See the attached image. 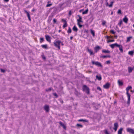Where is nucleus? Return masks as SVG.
<instances>
[{
	"instance_id": "1",
	"label": "nucleus",
	"mask_w": 134,
	"mask_h": 134,
	"mask_svg": "<svg viewBox=\"0 0 134 134\" xmlns=\"http://www.w3.org/2000/svg\"><path fill=\"white\" fill-rule=\"evenodd\" d=\"M61 43V41L59 40H58L57 41L54 42L53 43V45L56 47L58 48L59 49H60V44Z\"/></svg>"
},
{
	"instance_id": "2",
	"label": "nucleus",
	"mask_w": 134,
	"mask_h": 134,
	"mask_svg": "<svg viewBox=\"0 0 134 134\" xmlns=\"http://www.w3.org/2000/svg\"><path fill=\"white\" fill-rule=\"evenodd\" d=\"M82 89L83 91H85L87 94H89L90 93V89L86 85H83L82 86Z\"/></svg>"
},
{
	"instance_id": "3",
	"label": "nucleus",
	"mask_w": 134,
	"mask_h": 134,
	"mask_svg": "<svg viewBox=\"0 0 134 134\" xmlns=\"http://www.w3.org/2000/svg\"><path fill=\"white\" fill-rule=\"evenodd\" d=\"M92 64L95 65L98 67H100L102 68L103 67V66L102 65L101 63L98 61L96 62L94 61H92Z\"/></svg>"
},
{
	"instance_id": "4",
	"label": "nucleus",
	"mask_w": 134,
	"mask_h": 134,
	"mask_svg": "<svg viewBox=\"0 0 134 134\" xmlns=\"http://www.w3.org/2000/svg\"><path fill=\"white\" fill-rule=\"evenodd\" d=\"M126 94L128 98V99L127 102V104L128 105V106H129V105L130 104L131 95L129 93Z\"/></svg>"
},
{
	"instance_id": "5",
	"label": "nucleus",
	"mask_w": 134,
	"mask_h": 134,
	"mask_svg": "<svg viewBox=\"0 0 134 134\" xmlns=\"http://www.w3.org/2000/svg\"><path fill=\"white\" fill-rule=\"evenodd\" d=\"M127 131L130 133L134 134V130L130 128H128L127 129Z\"/></svg>"
},
{
	"instance_id": "6",
	"label": "nucleus",
	"mask_w": 134,
	"mask_h": 134,
	"mask_svg": "<svg viewBox=\"0 0 134 134\" xmlns=\"http://www.w3.org/2000/svg\"><path fill=\"white\" fill-rule=\"evenodd\" d=\"M44 109L46 112H48L49 111V108L48 105H45L44 106Z\"/></svg>"
},
{
	"instance_id": "7",
	"label": "nucleus",
	"mask_w": 134,
	"mask_h": 134,
	"mask_svg": "<svg viewBox=\"0 0 134 134\" xmlns=\"http://www.w3.org/2000/svg\"><path fill=\"white\" fill-rule=\"evenodd\" d=\"M24 11L25 13L27 14V16L28 17L29 20L30 21H31V19L30 15L29 14V12H28L27 10H24Z\"/></svg>"
},
{
	"instance_id": "8",
	"label": "nucleus",
	"mask_w": 134,
	"mask_h": 134,
	"mask_svg": "<svg viewBox=\"0 0 134 134\" xmlns=\"http://www.w3.org/2000/svg\"><path fill=\"white\" fill-rule=\"evenodd\" d=\"M45 36L46 40L49 43H51V37L48 35H45Z\"/></svg>"
},
{
	"instance_id": "9",
	"label": "nucleus",
	"mask_w": 134,
	"mask_h": 134,
	"mask_svg": "<svg viewBox=\"0 0 134 134\" xmlns=\"http://www.w3.org/2000/svg\"><path fill=\"white\" fill-rule=\"evenodd\" d=\"M110 86V83H109L107 82L103 86V87L104 88L107 89H108L109 88Z\"/></svg>"
},
{
	"instance_id": "10",
	"label": "nucleus",
	"mask_w": 134,
	"mask_h": 134,
	"mask_svg": "<svg viewBox=\"0 0 134 134\" xmlns=\"http://www.w3.org/2000/svg\"><path fill=\"white\" fill-rule=\"evenodd\" d=\"M119 46V44L116 43L109 45V46L112 49H114L115 47H118Z\"/></svg>"
},
{
	"instance_id": "11",
	"label": "nucleus",
	"mask_w": 134,
	"mask_h": 134,
	"mask_svg": "<svg viewBox=\"0 0 134 134\" xmlns=\"http://www.w3.org/2000/svg\"><path fill=\"white\" fill-rule=\"evenodd\" d=\"M101 48L99 46H97L95 47L94 48V50L96 53Z\"/></svg>"
},
{
	"instance_id": "12",
	"label": "nucleus",
	"mask_w": 134,
	"mask_h": 134,
	"mask_svg": "<svg viewBox=\"0 0 134 134\" xmlns=\"http://www.w3.org/2000/svg\"><path fill=\"white\" fill-rule=\"evenodd\" d=\"M114 127L113 128V129L115 131H116L118 127V125L117 122H115L114 124Z\"/></svg>"
},
{
	"instance_id": "13",
	"label": "nucleus",
	"mask_w": 134,
	"mask_h": 134,
	"mask_svg": "<svg viewBox=\"0 0 134 134\" xmlns=\"http://www.w3.org/2000/svg\"><path fill=\"white\" fill-rule=\"evenodd\" d=\"M77 16L79 17V19L77 20V23H83V21H82V17L79 15H78Z\"/></svg>"
},
{
	"instance_id": "14",
	"label": "nucleus",
	"mask_w": 134,
	"mask_h": 134,
	"mask_svg": "<svg viewBox=\"0 0 134 134\" xmlns=\"http://www.w3.org/2000/svg\"><path fill=\"white\" fill-rule=\"evenodd\" d=\"M87 52L90 54L91 55H94V53L91 49H90L88 48H87Z\"/></svg>"
},
{
	"instance_id": "15",
	"label": "nucleus",
	"mask_w": 134,
	"mask_h": 134,
	"mask_svg": "<svg viewBox=\"0 0 134 134\" xmlns=\"http://www.w3.org/2000/svg\"><path fill=\"white\" fill-rule=\"evenodd\" d=\"M99 104H96V105L93 106L94 109L95 110H97L98 109V106H99Z\"/></svg>"
},
{
	"instance_id": "16",
	"label": "nucleus",
	"mask_w": 134,
	"mask_h": 134,
	"mask_svg": "<svg viewBox=\"0 0 134 134\" xmlns=\"http://www.w3.org/2000/svg\"><path fill=\"white\" fill-rule=\"evenodd\" d=\"M119 46L117 47L119 48V50H120L121 53H123V49L122 46L121 44H119Z\"/></svg>"
},
{
	"instance_id": "17",
	"label": "nucleus",
	"mask_w": 134,
	"mask_h": 134,
	"mask_svg": "<svg viewBox=\"0 0 134 134\" xmlns=\"http://www.w3.org/2000/svg\"><path fill=\"white\" fill-rule=\"evenodd\" d=\"M118 83L119 86H122L123 85V82L121 81H120L119 80L118 81Z\"/></svg>"
},
{
	"instance_id": "18",
	"label": "nucleus",
	"mask_w": 134,
	"mask_h": 134,
	"mask_svg": "<svg viewBox=\"0 0 134 134\" xmlns=\"http://www.w3.org/2000/svg\"><path fill=\"white\" fill-rule=\"evenodd\" d=\"M91 34L94 37L95 36V32L94 30L92 29L90 30Z\"/></svg>"
},
{
	"instance_id": "19",
	"label": "nucleus",
	"mask_w": 134,
	"mask_h": 134,
	"mask_svg": "<svg viewBox=\"0 0 134 134\" xmlns=\"http://www.w3.org/2000/svg\"><path fill=\"white\" fill-rule=\"evenodd\" d=\"M123 21L125 23H127L128 20V18L125 16L124 18L123 19Z\"/></svg>"
},
{
	"instance_id": "20",
	"label": "nucleus",
	"mask_w": 134,
	"mask_h": 134,
	"mask_svg": "<svg viewBox=\"0 0 134 134\" xmlns=\"http://www.w3.org/2000/svg\"><path fill=\"white\" fill-rule=\"evenodd\" d=\"M60 125L62 126L64 130H66V127L65 125L62 122H60Z\"/></svg>"
},
{
	"instance_id": "21",
	"label": "nucleus",
	"mask_w": 134,
	"mask_h": 134,
	"mask_svg": "<svg viewBox=\"0 0 134 134\" xmlns=\"http://www.w3.org/2000/svg\"><path fill=\"white\" fill-rule=\"evenodd\" d=\"M123 130V128H121L118 131V134H122V131Z\"/></svg>"
},
{
	"instance_id": "22",
	"label": "nucleus",
	"mask_w": 134,
	"mask_h": 134,
	"mask_svg": "<svg viewBox=\"0 0 134 134\" xmlns=\"http://www.w3.org/2000/svg\"><path fill=\"white\" fill-rule=\"evenodd\" d=\"M44 49H48V45L47 44L42 45L41 46Z\"/></svg>"
},
{
	"instance_id": "23",
	"label": "nucleus",
	"mask_w": 134,
	"mask_h": 134,
	"mask_svg": "<svg viewBox=\"0 0 134 134\" xmlns=\"http://www.w3.org/2000/svg\"><path fill=\"white\" fill-rule=\"evenodd\" d=\"M96 79H97L99 81H100L102 79V77L100 75L99 76H98L97 75L96 76Z\"/></svg>"
},
{
	"instance_id": "24",
	"label": "nucleus",
	"mask_w": 134,
	"mask_h": 134,
	"mask_svg": "<svg viewBox=\"0 0 134 134\" xmlns=\"http://www.w3.org/2000/svg\"><path fill=\"white\" fill-rule=\"evenodd\" d=\"M72 29L73 31L75 32H77L78 31V29L75 25L72 28Z\"/></svg>"
},
{
	"instance_id": "25",
	"label": "nucleus",
	"mask_w": 134,
	"mask_h": 134,
	"mask_svg": "<svg viewBox=\"0 0 134 134\" xmlns=\"http://www.w3.org/2000/svg\"><path fill=\"white\" fill-rule=\"evenodd\" d=\"M78 121L79 122H88V120H87L86 119H80L78 120Z\"/></svg>"
},
{
	"instance_id": "26",
	"label": "nucleus",
	"mask_w": 134,
	"mask_h": 134,
	"mask_svg": "<svg viewBox=\"0 0 134 134\" xmlns=\"http://www.w3.org/2000/svg\"><path fill=\"white\" fill-rule=\"evenodd\" d=\"M74 94L77 96H79L80 94V93L78 92L76 90H75Z\"/></svg>"
},
{
	"instance_id": "27",
	"label": "nucleus",
	"mask_w": 134,
	"mask_h": 134,
	"mask_svg": "<svg viewBox=\"0 0 134 134\" xmlns=\"http://www.w3.org/2000/svg\"><path fill=\"white\" fill-rule=\"evenodd\" d=\"M134 53V51H129L128 52V54L131 55V56H133V55Z\"/></svg>"
},
{
	"instance_id": "28",
	"label": "nucleus",
	"mask_w": 134,
	"mask_h": 134,
	"mask_svg": "<svg viewBox=\"0 0 134 134\" xmlns=\"http://www.w3.org/2000/svg\"><path fill=\"white\" fill-rule=\"evenodd\" d=\"M102 52L105 53H110V51L108 50L105 49H103L102 50Z\"/></svg>"
},
{
	"instance_id": "29",
	"label": "nucleus",
	"mask_w": 134,
	"mask_h": 134,
	"mask_svg": "<svg viewBox=\"0 0 134 134\" xmlns=\"http://www.w3.org/2000/svg\"><path fill=\"white\" fill-rule=\"evenodd\" d=\"M133 69L132 68L129 67L128 68V71L129 73L131 72L132 71Z\"/></svg>"
},
{
	"instance_id": "30",
	"label": "nucleus",
	"mask_w": 134,
	"mask_h": 134,
	"mask_svg": "<svg viewBox=\"0 0 134 134\" xmlns=\"http://www.w3.org/2000/svg\"><path fill=\"white\" fill-rule=\"evenodd\" d=\"M132 38V36H130L127 37V38L126 42H129L130 41L131 39Z\"/></svg>"
},
{
	"instance_id": "31",
	"label": "nucleus",
	"mask_w": 134,
	"mask_h": 134,
	"mask_svg": "<svg viewBox=\"0 0 134 134\" xmlns=\"http://www.w3.org/2000/svg\"><path fill=\"white\" fill-rule=\"evenodd\" d=\"M68 26V24L67 22H64V25L63 26V29L65 28V27H67Z\"/></svg>"
},
{
	"instance_id": "32",
	"label": "nucleus",
	"mask_w": 134,
	"mask_h": 134,
	"mask_svg": "<svg viewBox=\"0 0 134 134\" xmlns=\"http://www.w3.org/2000/svg\"><path fill=\"white\" fill-rule=\"evenodd\" d=\"M50 3L49 1H48L47 2V5L46 6V7H50L52 5V3Z\"/></svg>"
},
{
	"instance_id": "33",
	"label": "nucleus",
	"mask_w": 134,
	"mask_h": 134,
	"mask_svg": "<svg viewBox=\"0 0 134 134\" xmlns=\"http://www.w3.org/2000/svg\"><path fill=\"white\" fill-rule=\"evenodd\" d=\"M53 95L55 97V98H57L58 97V95L57 94V93L55 92V93H53Z\"/></svg>"
},
{
	"instance_id": "34",
	"label": "nucleus",
	"mask_w": 134,
	"mask_h": 134,
	"mask_svg": "<svg viewBox=\"0 0 134 134\" xmlns=\"http://www.w3.org/2000/svg\"><path fill=\"white\" fill-rule=\"evenodd\" d=\"M52 90H53V88L52 87H51L47 89L46 90V91L47 92H50Z\"/></svg>"
},
{
	"instance_id": "35",
	"label": "nucleus",
	"mask_w": 134,
	"mask_h": 134,
	"mask_svg": "<svg viewBox=\"0 0 134 134\" xmlns=\"http://www.w3.org/2000/svg\"><path fill=\"white\" fill-rule=\"evenodd\" d=\"M88 10V9L85 10V11L83 12L82 13V14H86L87 13Z\"/></svg>"
},
{
	"instance_id": "36",
	"label": "nucleus",
	"mask_w": 134,
	"mask_h": 134,
	"mask_svg": "<svg viewBox=\"0 0 134 134\" xmlns=\"http://www.w3.org/2000/svg\"><path fill=\"white\" fill-rule=\"evenodd\" d=\"M72 30L70 27H68V29L67 30V32L69 33H71Z\"/></svg>"
},
{
	"instance_id": "37",
	"label": "nucleus",
	"mask_w": 134,
	"mask_h": 134,
	"mask_svg": "<svg viewBox=\"0 0 134 134\" xmlns=\"http://www.w3.org/2000/svg\"><path fill=\"white\" fill-rule=\"evenodd\" d=\"M100 58H105L107 57V55H101L100 57Z\"/></svg>"
},
{
	"instance_id": "38",
	"label": "nucleus",
	"mask_w": 134,
	"mask_h": 134,
	"mask_svg": "<svg viewBox=\"0 0 134 134\" xmlns=\"http://www.w3.org/2000/svg\"><path fill=\"white\" fill-rule=\"evenodd\" d=\"M114 2V1H111L110 2V4L109 5V7H112L113 5V4Z\"/></svg>"
},
{
	"instance_id": "39",
	"label": "nucleus",
	"mask_w": 134,
	"mask_h": 134,
	"mask_svg": "<svg viewBox=\"0 0 134 134\" xmlns=\"http://www.w3.org/2000/svg\"><path fill=\"white\" fill-rule=\"evenodd\" d=\"M76 126L78 127L82 128L83 127V125L81 124H77Z\"/></svg>"
},
{
	"instance_id": "40",
	"label": "nucleus",
	"mask_w": 134,
	"mask_h": 134,
	"mask_svg": "<svg viewBox=\"0 0 134 134\" xmlns=\"http://www.w3.org/2000/svg\"><path fill=\"white\" fill-rule=\"evenodd\" d=\"M41 57L44 60H46V57L43 54L41 55Z\"/></svg>"
},
{
	"instance_id": "41",
	"label": "nucleus",
	"mask_w": 134,
	"mask_h": 134,
	"mask_svg": "<svg viewBox=\"0 0 134 134\" xmlns=\"http://www.w3.org/2000/svg\"><path fill=\"white\" fill-rule=\"evenodd\" d=\"M40 42L42 43L44 41V38H40Z\"/></svg>"
},
{
	"instance_id": "42",
	"label": "nucleus",
	"mask_w": 134,
	"mask_h": 134,
	"mask_svg": "<svg viewBox=\"0 0 134 134\" xmlns=\"http://www.w3.org/2000/svg\"><path fill=\"white\" fill-rule=\"evenodd\" d=\"M0 70L1 72L3 73H4L5 71V70L4 69H3L1 68Z\"/></svg>"
},
{
	"instance_id": "43",
	"label": "nucleus",
	"mask_w": 134,
	"mask_h": 134,
	"mask_svg": "<svg viewBox=\"0 0 134 134\" xmlns=\"http://www.w3.org/2000/svg\"><path fill=\"white\" fill-rule=\"evenodd\" d=\"M110 60H109L108 61H106L105 63L107 64H109L110 63Z\"/></svg>"
},
{
	"instance_id": "44",
	"label": "nucleus",
	"mask_w": 134,
	"mask_h": 134,
	"mask_svg": "<svg viewBox=\"0 0 134 134\" xmlns=\"http://www.w3.org/2000/svg\"><path fill=\"white\" fill-rule=\"evenodd\" d=\"M77 24L79 26V27L80 28H81L83 26L82 25L80 24V23H77Z\"/></svg>"
},
{
	"instance_id": "45",
	"label": "nucleus",
	"mask_w": 134,
	"mask_h": 134,
	"mask_svg": "<svg viewBox=\"0 0 134 134\" xmlns=\"http://www.w3.org/2000/svg\"><path fill=\"white\" fill-rule=\"evenodd\" d=\"M57 21V19H54L53 20V22L54 24L56 23V24H57L58 23H56Z\"/></svg>"
},
{
	"instance_id": "46",
	"label": "nucleus",
	"mask_w": 134,
	"mask_h": 134,
	"mask_svg": "<svg viewBox=\"0 0 134 134\" xmlns=\"http://www.w3.org/2000/svg\"><path fill=\"white\" fill-rule=\"evenodd\" d=\"M110 32L113 34H115L116 33V32H115L113 30H111L110 31Z\"/></svg>"
},
{
	"instance_id": "47",
	"label": "nucleus",
	"mask_w": 134,
	"mask_h": 134,
	"mask_svg": "<svg viewBox=\"0 0 134 134\" xmlns=\"http://www.w3.org/2000/svg\"><path fill=\"white\" fill-rule=\"evenodd\" d=\"M126 88L128 89V90H129L132 88V87L131 86H128L127 87H126Z\"/></svg>"
},
{
	"instance_id": "48",
	"label": "nucleus",
	"mask_w": 134,
	"mask_h": 134,
	"mask_svg": "<svg viewBox=\"0 0 134 134\" xmlns=\"http://www.w3.org/2000/svg\"><path fill=\"white\" fill-rule=\"evenodd\" d=\"M58 100L62 104H63V101L61 98H60Z\"/></svg>"
},
{
	"instance_id": "49",
	"label": "nucleus",
	"mask_w": 134,
	"mask_h": 134,
	"mask_svg": "<svg viewBox=\"0 0 134 134\" xmlns=\"http://www.w3.org/2000/svg\"><path fill=\"white\" fill-rule=\"evenodd\" d=\"M104 132L105 134H110L109 133L108 131L107 130H104Z\"/></svg>"
},
{
	"instance_id": "50",
	"label": "nucleus",
	"mask_w": 134,
	"mask_h": 134,
	"mask_svg": "<svg viewBox=\"0 0 134 134\" xmlns=\"http://www.w3.org/2000/svg\"><path fill=\"white\" fill-rule=\"evenodd\" d=\"M118 14H122L121 10L120 9H119L118 10Z\"/></svg>"
},
{
	"instance_id": "51",
	"label": "nucleus",
	"mask_w": 134,
	"mask_h": 134,
	"mask_svg": "<svg viewBox=\"0 0 134 134\" xmlns=\"http://www.w3.org/2000/svg\"><path fill=\"white\" fill-rule=\"evenodd\" d=\"M122 23V20L120 21L118 23V25H120V26L121 25Z\"/></svg>"
},
{
	"instance_id": "52",
	"label": "nucleus",
	"mask_w": 134,
	"mask_h": 134,
	"mask_svg": "<svg viewBox=\"0 0 134 134\" xmlns=\"http://www.w3.org/2000/svg\"><path fill=\"white\" fill-rule=\"evenodd\" d=\"M106 23V22L105 21H103V22H102V24L103 25H105Z\"/></svg>"
},
{
	"instance_id": "53",
	"label": "nucleus",
	"mask_w": 134,
	"mask_h": 134,
	"mask_svg": "<svg viewBox=\"0 0 134 134\" xmlns=\"http://www.w3.org/2000/svg\"><path fill=\"white\" fill-rule=\"evenodd\" d=\"M94 19L93 18L92 16H91L89 19V20H90L91 21H92Z\"/></svg>"
},
{
	"instance_id": "54",
	"label": "nucleus",
	"mask_w": 134,
	"mask_h": 134,
	"mask_svg": "<svg viewBox=\"0 0 134 134\" xmlns=\"http://www.w3.org/2000/svg\"><path fill=\"white\" fill-rule=\"evenodd\" d=\"M105 5L107 6H108L109 7V4L108 3V2H107V0H106Z\"/></svg>"
},
{
	"instance_id": "55",
	"label": "nucleus",
	"mask_w": 134,
	"mask_h": 134,
	"mask_svg": "<svg viewBox=\"0 0 134 134\" xmlns=\"http://www.w3.org/2000/svg\"><path fill=\"white\" fill-rule=\"evenodd\" d=\"M61 20H62V22H64H64H67L65 20L63 19H62Z\"/></svg>"
},
{
	"instance_id": "56",
	"label": "nucleus",
	"mask_w": 134,
	"mask_h": 134,
	"mask_svg": "<svg viewBox=\"0 0 134 134\" xmlns=\"http://www.w3.org/2000/svg\"><path fill=\"white\" fill-rule=\"evenodd\" d=\"M97 89L98 90H99L100 91H102V90H101V88L99 87V86L97 87Z\"/></svg>"
},
{
	"instance_id": "57",
	"label": "nucleus",
	"mask_w": 134,
	"mask_h": 134,
	"mask_svg": "<svg viewBox=\"0 0 134 134\" xmlns=\"http://www.w3.org/2000/svg\"><path fill=\"white\" fill-rule=\"evenodd\" d=\"M64 3H61L59 4V5L60 6V7H62L63 5L64 4Z\"/></svg>"
},
{
	"instance_id": "58",
	"label": "nucleus",
	"mask_w": 134,
	"mask_h": 134,
	"mask_svg": "<svg viewBox=\"0 0 134 134\" xmlns=\"http://www.w3.org/2000/svg\"><path fill=\"white\" fill-rule=\"evenodd\" d=\"M71 10L69 11V16H70L71 15Z\"/></svg>"
},
{
	"instance_id": "59",
	"label": "nucleus",
	"mask_w": 134,
	"mask_h": 134,
	"mask_svg": "<svg viewBox=\"0 0 134 134\" xmlns=\"http://www.w3.org/2000/svg\"><path fill=\"white\" fill-rule=\"evenodd\" d=\"M126 94L129 93V90H128V89H127L126 88Z\"/></svg>"
},
{
	"instance_id": "60",
	"label": "nucleus",
	"mask_w": 134,
	"mask_h": 134,
	"mask_svg": "<svg viewBox=\"0 0 134 134\" xmlns=\"http://www.w3.org/2000/svg\"><path fill=\"white\" fill-rule=\"evenodd\" d=\"M84 31H85V32H86L87 33H88V30H85Z\"/></svg>"
},
{
	"instance_id": "61",
	"label": "nucleus",
	"mask_w": 134,
	"mask_h": 134,
	"mask_svg": "<svg viewBox=\"0 0 134 134\" xmlns=\"http://www.w3.org/2000/svg\"><path fill=\"white\" fill-rule=\"evenodd\" d=\"M84 10V9H81L80 10H79V12L81 13V12H82L83 11V10Z\"/></svg>"
},
{
	"instance_id": "62",
	"label": "nucleus",
	"mask_w": 134,
	"mask_h": 134,
	"mask_svg": "<svg viewBox=\"0 0 134 134\" xmlns=\"http://www.w3.org/2000/svg\"><path fill=\"white\" fill-rule=\"evenodd\" d=\"M9 1V0H4V1L6 2H8Z\"/></svg>"
},
{
	"instance_id": "63",
	"label": "nucleus",
	"mask_w": 134,
	"mask_h": 134,
	"mask_svg": "<svg viewBox=\"0 0 134 134\" xmlns=\"http://www.w3.org/2000/svg\"><path fill=\"white\" fill-rule=\"evenodd\" d=\"M96 104H97V103H95L94 102H93V103H92V105H93V106H94V105H95Z\"/></svg>"
},
{
	"instance_id": "64",
	"label": "nucleus",
	"mask_w": 134,
	"mask_h": 134,
	"mask_svg": "<svg viewBox=\"0 0 134 134\" xmlns=\"http://www.w3.org/2000/svg\"><path fill=\"white\" fill-rule=\"evenodd\" d=\"M105 37L107 39H108L109 38V37L107 36H106Z\"/></svg>"
}]
</instances>
